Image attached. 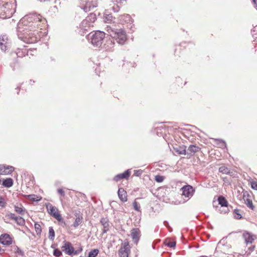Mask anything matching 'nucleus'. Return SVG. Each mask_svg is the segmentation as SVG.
Here are the masks:
<instances>
[{
    "mask_svg": "<svg viewBox=\"0 0 257 257\" xmlns=\"http://www.w3.org/2000/svg\"><path fill=\"white\" fill-rule=\"evenodd\" d=\"M23 26H19L17 35L19 39L28 44L38 42L41 37L42 27L47 25L46 19L40 14L32 13L25 16L21 20Z\"/></svg>",
    "mask_w": 257,
    "mask_h": 257,
    "instance_id": "obj_1",
    "label": "nucleus"
},
{
    "mask_svg": "<svg viewBox=\"0 0 257 257\" xmlns=\"http://www.w3.org/2000/svg\"><path fill=\"white\" fill-rule=\"evenodd\" d=\"M106 30L108 35L112 38L107 40L106 43L104 44L107 50H110L113 47L114 43L112 39H115L119 44L123 45L124 44L126 40V35L125 32L123 29H115L110 26H107Z\"/></svg>",
    "mask_w": 257,
    "mask_h": 257,
    "instance_id": "obj_2",
    "label": "nucleus"
},
{
    "mask_svg": "<svg viewBox=\"0 0 257 257\" xmlns=\"http://www.w3.org/2000/svg\"><path fill=\"white\" fill-rule=\"evenodd\" d=\"M13 5L0 0V18L3 19L11 18L15 13Z\"/></svg>",
    "mask_w": 257,
    "mask_h": 257,
    "instance_id": "obj_3",
    "label": "nucleus"
},
{
    "mask_svg": "<svg viewBox=\"0 0 257 257\" xmlns=\"http://www.w3.org/2000/svg\"><path fill=\"white\" fill-rule=\"evenodd\" d=\"M105 37V33L100 31H97L94 33H90L88 35V40L91 44L96 47H100Z\"/></svg>",
    "mask_w": 257,
    "mask_h": 257,
    "instance_id": "obj_4",
    "label": "nucleus"
},
{
    "mask_svg": "<svg viewBox=\"0 0 257 257\" xmlns=\"http://www.w3.org/2000/svg\"><path fill=\"white\" fill-rule=\"evenodd\" d=\"M80 7L85 12L92 10L98 6V0H80Z\"/></svg>",
    "mask_w": 257,
    "mask_h": 257,
    "instance_id": "obj_5",
    "label": "nucleus"
},
{
    "mask_svg": "<svg viewBox=\"0 0 257 257\" xmlns=\"http://www.w3.org/2000/svg\"><path fill=\"white\" fill-rule=\"evenodd\" d=\"M48 213L56 219L58 221H63L61 214L59 213L58 209L53 206L51 203H47L45 204Z\"/></svg>",
    "mask_w": 257,
    "mask_h": 257,
    "instance_id": "obj_6",
    "label": "nucleus"
},
{
    "mask_svg": "<svg viewBox=\"0 0 257 257\" xmlns=\"http://www.w3.org/2000/svg\"><path fill=\"white\" fill-rule=\"evenodd\" d=\"M63 243L64 244L62 246V249L66 254L71 255L72 254H78V251L74 250V247L70 242L64 241Z\"/></svg>",
    "mask_w": 257,
    "mask_h": 257,
    "instance_id": "obj_7",
    "label": "nucleus"
},
{
    "mask_svg": "<svg viewBox=\"0 0 257 257\" xmlns=\"http://www.w3.org/2000/svg\"><path fill=\"white\" fill-rule=\"evenodd\" d=\"M130 251L129 243L127 241H124L122 246L119 249L118 253L120 257H128Z\"/></svg>",
    "mask_w": 257,
    "mask_h": 257,
    "instance_id": "obj_8",
    "label": "nucleus"
},
{
    "mask_svg": "<svg viewBox=\"0 0 257 257\" xmlns=\"http://www.w3.org/2000/svg\"><path fill=\"white\" fill-rule=\"evenodd\" d=\"M181 190L182 191V195L188 198H190L193 195L195 192V189L189 185L183 186Z\"/></svg>",
    "mask_w": 257,
    "mask_h": 257,
    "instance_id": "obj_9",
    "label": "nucleus"
},
{
    "mask_svg": "<svg viewBox=\"0 0 257 257\" xmlns=\"http://www.w3.org/2000/svg\"><path fill=\"white\" fill-rule=\"evenodd\" d=\"M10 47L9 39L6 35H2L0 37V49L5 52Z\"/></svg>",
    "mask_w": 257,
    "mask_h": 257,
    "instance_id": "obj_10",
    "label": "nucleus"
},
{
    "mask_svg": "<svg viewBox=\"0 0 257 257\" xmlns=\"http://www.w3.org/2000/svg\"><path fill=\"white\" fill-rule=\"evenodd\" d=\"M7 216L9 218L15 220V222L20 226H24L25 224V219L22 217L16 216L14 213H8Z\"/></svg>",
    "mask_w": 257,
    "mask_h": 257,
    "instance_id": "obj_11",
    "label": "nucleus"
},
{
    "mask_svg": "<svg viewBox=\"0 0 257 257\" xmlns=\"http://www.w3.org/2000/svg\"><path fill=\"white\" fill-rule=\"evenodd\" d=\"M242 236L246 244L252 243L256 238L255 235L247 231L244 232L242 234Z\"/></svg>",
    "mask_w": 257,
    "mask_h": 257,
    "instance_id": "obj_12",
    "label": "nucleus"
},
{
    "mask_svg": "<svg viewBox=\"0 0 257 257\" xmlns=\"http://www.w3.org/2000/svg\"><path fill=\"white\" fill-rule=\"evenodd\" d=\"M119 23L122 25L130 24L131 25L133 21L131 16L128 14L121 15L119 17Z\"/></svg>",
    "mask_w": 257,
    "mask_h": 257,
    "instance_id": "obj_13",
    "label": "nucleus"
},
{
    "mask_svg": "<svg viewBox=\"0 0 257 257\" xmlns=\"http://www.w3.org/2000/svg\"><path fill=\"white\" fill-rule=\"evenodd\" d=\"M92 26L89 25V23L86 21V19L83 20L79 25V28L80 29L79 33H80L81 35H83L85 33V31H87Z\"/></svg>",
    "mask_w": 257,
    "mask_h": 257,
    "instance_id": "obj_14",
    "label": "nucleus"
},
{
    "mask_svg": "<svg viewBox=\"0 0 257 257\" xmlns=\"http://www.w3.org/2000/svg\"><path fill=\"white\" fill-rule=\"evenodd\" d=\"M0 242L4 245H9L12 244V239L8 234H2L0 236Z\"/></svg>",
    "mask_w": 257,
    "mask_h": 257,
    "instance_id": "obj_15",
    "label": "nucleus"
},
{
    "mask_svg": "<svg viewBox=\"0 0 257 257\" xmlns=\"http://www.w3.org/2000/svg\"><path fill=\"white\" fill-rule=\"evenodd\" d=\"M141 231L138 228H133L131 230V236L134 242L137 244L140 239Z\"/></svg>",
    "mask_w": 257,
    "mask_h": 257,
    "instance_id": "obj_16",
    "label": "nucleus"
},
{
    "mask_svg": "<svg viewBox=\"0 0 257 257\" xmlns=\"http://www.w3.org/2000/svg\"><path fill=\"white\" fill-rule=\"evenodd\" d=\"M131 175V171L130 169L126 170L123 173L119 174L116 175L113 178V180L117 182L122 179L125 178L127 179Z\"/></svg>",
    "mask_w": 257,
    "mask_h": 257,
    "instance_id": "obj_17",
    "label": "nucleus"
},
{
    "mask_svg": "<svg viewBox=\"0 0 257 257\" xmlns=\"http://www.w3.org/2000/svg\"><path fill=\"white\" fill-rule=\"evenodd\" d=\"M118 196L120 200L125 202L127 201L126 192L122 188H119L118 190Z\"/></svg>",
    "mask_w": 257,
    "mask_h": 257,
    "instance_id": "obj_18",
    "label": "nucleus"
},
{
    "mask_svg": "<svg viewBox=\"0 0 257 257\" xmlns=\"http://www.w3.org/2000/svg\"><path fill=\"white\" fill-rule=\"evenodd\" d=\"M200 148L196 145H190L187 150V154L192 156L200 151Z\"/></svg>",
    "mask_w": 257,
    "mask_h": 257,
    "instance_id": "obj_19",
    "label": "nucleus"
},
{
    "mask_svg": "<svg viewBox=\"0 0 257 257\" xmlns=\"http://www.w3.org/2000/svg\"><path fill=\"white\" fill-rule=\"evenodd\" d=\"M100 223L103 227L102 232L103 233H105L109 230V224L108 219L107 218H102L100 220Z\"/></svg>",
    "mask_w": 257,
    "mask_h": 257,
    "instance_id": "obj_20",
    "label": "nucleus"
},
{
    "mask_svg": "<svg viewBox=\"0 0 257 257\" xmlns=\"http://www.w3.org/2000/svg\"><path fill=\"white\" fill-rule=\"evenodd\" d=\"M15 211L19 214L23 215L26 212V210L22 204L15 205L14 206Z\"/></svg>",
    "mask_w": 257,
    "mask_h": 257,
    "instance_id": "obj_21",
    "label": "nucleus"
},
{
    "mask_svg": "<svg viewBox=\"0 0 257 257\" xmlns=\"http://www.w3.org/2000/svg\"><path fill=\"white\" fill-rule=\"evenodd\" d=\"M85 19H86V21H87L88 23H89V25L92 26L93 27V24L96 20V17L95 14H94L93 13H90L89 14V15Z\"/></svg>",
    "mask_w": 257,
    "mask_h": 257,
    "instance_id": "obj_22",
    "label": "nucleus"
},
{
    "mask_svg": "<svg viewBox=\"0 0 257 257\" xmlns=\"http://www.w3.org/2000/svg\"><path fill=\"white\" fill-rule=\"evenodd\" d=\"M28 53L27 50L25 48H18L16 54L18 57H23Z\"/></svg>",
    "mask_w": 257,
    "mask_h": 257,
    "instance_id": "obj_23",
    "label": "nucleus"
},
{
    "mask_svg": "<svg viewBox=\"0 0 257 257\" xmlns=\"http://www.w3.org/2000/svg\"><path fill=\"white\" fill-rule=\"evenodd\" d=\"M107 12H105L103 16V20L105 23H110L113 22L114 19L111 14H107Z\"/></svg>",
    "mask_w": 257,
    "mask_h": 257,
    "instance_id": "obj_24",
    "label": "nucleus"
},
{
    "mask_svg": "<svg viewBox=\"0 0 257 257\" xmlns=\"http://www.w3.org/2000/svg\"><path fill=\"white\" fill-rule=\"evenodd\" d=\"M2 185L5 187H11L13 185V180L11 178H7L6 179L4 180Z\"/></svg>",
    "mask_w": 257,
    "mask_h": 257,
    "instance_id": "obj_25",
    "label": "nucleus"
},
{
    "mask_svg": "<svg viewBox=\"0 0 257 257\" xmlns=\"http://www.w3.org/2000/svg\"><path fill=\"white\" fill-rule=\"evenodd\" d=\"M218 201L221 207H226L228 205L227 201L222 196H220L218 197Z\"/></svg>",
    "mask_w": 257,
    "mask_h": 257,
    "instance_id": "obj_26",
    "label": "nucleus"
},
{
    "mask_svg": "<svg viewBox=\"0 0 257 257\" xmlns=\"http://www.w3.org/2000/svg\"><path fill=\"white\" fill-rule=\"evenodd\" d=\"M35 230L36 232V234L38 235H40L42 232V228L40 224L38 223H35L34 225Z\"/></svg>",
    "mask_w": 257,
    "mask_h": 257,
    "instance_id": "obj_27",
    "label": "nucleus"
},
{
    "mask_svg": "<svg viewBox=\"0 0 257 257\" xmlns=\"http://www.w3.org/2000/svg\"><path fill=\"white\" fill-rule=\"evenodd\" d=\"M55 237V231L52 227L49 228V238L51 240H53Z\"/></svg>",
    "mask_w": 257,
    "mask_h": 257,
    "instance_id": "obj_28",
    "label": "nucleus"
},
{
    "mask_svg": "<svg viewBox=\"0 0 257 257\" xmlns=\"http://www.w3.org/2000/svg\"><path fill=\"white\" fill-rule=\"evenodd\" d=\"M98 249H94L91 250L88 253V257H96L99 253Z\"/></svg>",
    "mask_w": 257,
    "mask_h": 257,
    "instance_id": "obj_29",
    "label": "nucleus"
},
{
    "mask_svg": "<svg viewBox=\"0 0 257 257\" xmlns=\"http://www.w3.org/2000/svg\"><path fill=\"white\" fill-rule=\"evenodd\" d=\"M240 212V210L239 209H236L234 210L233 215H234V217L235 219H240L241 218L242 216H241Z\"/></svg>",
    "mask_w": 257,
    "mask_h": 257,
    "instance_id": "obj_30",
    "label": "nucleus"
},
{
    "mask_svg": "<svg viewBox=\"0 0 257 257\" xmlns=\"http://www.w3.org/2000/svg\"><path fill=\"white\" fill-rule=\"evenodd\" d=\"M15 249L16 250L15 251V252L16 254L20 255L22 257H23L25 255L24 252L17 246L15 247Z\"/></svg>",
    "mask_w": 257,
    "mask_h": 257,
    "instance_id": "obj_31",
    "label": "nucleus"
},
{
    "mask_svg": "<svg viewBox=\"0 0 257 257\" xmlns=\"http://www.w3.org/2000/svg\"><path fill=\"white\" fill-rule=\"evenodd\" d=\"M219 171L220 172H221L223 174H227L229 173V172H230L229 169L225 166L220 167L219 168Z\"/></svg>",
    "mask_w": 257,
    "mask_h": 257,
    "instance_id": "obj_32",
    "label": "nucleus"
},
{
    "mask_svg": "<svg viewBox=\"0 0 257 257\" xmlns=\"http://www.w3.org/2000/svg\"><path fill=\"white\" fill-rule=\"evenodd\" d=\"M176 152L179 155H186L187 154V151L184 147H180L179 149H176Z\"/></svg>",
    "mask_w": 257,
    "mask_h": 257,
    "instance_id": "obj_33",
    "label": "nucleus"
},
{
    "mask_svg": "<svg viewBox=\"0 0 257 257\" xmlns=\"http://www.w3.org/2000/svg\"><path fill=\"white\" fill-rule=\"evenodd\" d=\"M245 203L248 207L251 209L252 210L254 209V206L253 205L252 201L251 200L247 199Z\"/></svg>",
    "mask_w": 257,
    "mask_h": 257,
    "instance_id": "obj_34",
    "label": "nucleus"
},
{
    "mask_svg": "<svg viewBox=\"0 0 257 257\" xmlns=\"http://www.w3.org/2000/svg\"><path fill=\"white\" fill-rule=\"evenodd\" d=\"M82 222V219L79 217H77L76 218L75 220L73 223V226L74 227H77L79 225H80Z\"/></svg>",
    "mask_w": 257,
    "mask_h": 257,
    "instance_id": "obj_35",
    "label": "nucleus"
},
{
    "mask_svg": "<svg viewBox=\"0 0 257 257\" xmlns=\"http://www.w3.org/2000/svg\"><path fill=\"white\" fill-rule=\"evenodd\" d=\"M7 202L4 197L0 195V206L5 208L6 206Z\"/></svg>",
    "mask_w": 257,
    "mask_h": 257,
    "instance_id": "obj_36",
    "label": "nucleus"
},
{
    "mask_svg": "<svg viewBox=\"0 0 257 257\" xmlns=\"http://www.w3.org/2000/svg\"><path fill=\"white\" fill-rule=\"evenodd\" d=\"M6 175L11 174L14 170V168L11 166H5Z\"/></svg>",
    "mask_w": 257,
    "mask_h": 257,
    "instance_id": "obj_37",
    "label": "nucleus"
},
{
    "mask_svg": "<svg viewBox=\"0 0 257 257\" xmlns=\"http://www.w3.org/2000/svg\"><path fill=\"white\" fill-rule=\"evenodd\" d=\"M62 254V251L58 248L55 249L53 251V255L56 257H60Z\"/></svg>",
    "mask_w": 257,
    "mask_h": 257,
    "instance_id": "obj_38",
    "label": "nucleus"
},
{
    "mask_svg": "<svg viewBox=\"0 0 257 257\" xmlns=\"http://www.w3.org/2000/svg\"><path fill=\"white\" fill-rule=\"evenodd\" d=\"M165 179V177L160 175H156L155 177V180L158 183L162 182Z\"/></svg>",
    "mask_w": 257,
    "mask_h": 257,
    "instance_id": "obj_39",
    "label": "nucleus"
},
{
    "mask_svg": "<svg viewBox=\"0 0 257 257\" xmlns=\"http://www.w3.org/2000/svg\"><path fill=\"white\" fill-rule=\"evenodd\" d=\"M133 206H134V208L135 210L139 211V212L141 211V207H140V205L139 204V203L138 202H137L136 201H135L133 203Z\"/></svg>",
    "mask_w": 257,
    "mask_h": 257,
    "instance_id": "obj_40",
    "label": "nucleus"
},
{
    "mask_svg": "<svg viewBox=\"0 0 257 257\" xmlns=\"http://www.w3.org/2000/svg\"><path fill=\"white\" fill-rule=\"evenodd\" d=\"M0 175H6L5 166L0 165Z\"/></svg>",
    "mask_w": 257,
    "mask_h": 257,
    "instance_id": "obj_41",
    "label": "nucleus"
},
{
    "mask_svg": "<svg viewBox=\"0 0 257 257\" xmlns=\"http://www.w3.org/2000/svg\"><path fill=\"white\" fill-rule=\"evenodd\" d=\"M143 173V171L142 170H135L134 173V175L136 176H140Z\"/></svg>",
    "mask_w": 257,
    "mask_h": 257,
    "instance_id": "obj_42",
    "label": "nucleus"
},
{
    "mask_svg": "<svg viewBox=\"0 0 257 257\" xmlns=\"http://www.w3.org/2000/svg\"><path fill=\"white\" fill-rule=\"evenodd\" d=\"M255 248L254 245H251V246L249 247L246 251V252L248 254H250L251 252H252Z\"/></svg>",
    "mask_w": 257,
    "mask_h": 257,
    "instance_id": "obj_43",
    "label": "nucleus"
},
{
    "mask_svg": "<svg viewBox=\"0 0 257 257\" xmlns=\"http://www.w3.org/2000/svg\"><path fill=\"white\" fill-rule=\"evenodd\" d=\"M57 192L59 194H60L62 197H64L65 195V192L61 188L58 189Z\"/></svg>",
    "mask_w": 257,
    "mask_h": 257,
    "instance_id": "obj_44",
    "label": "nucleus"
},
{
    "mask_svg": "<svg viewBox=\"0 0 257 257\" xmlns=\"http://www.w3.org/2000/svg\"><path fill=\"white\" fill-rule=\"evenodd\" d=\"M167 246L170 247H171V248L174 247L176 246V242L175 241H169L167 243Z\"/></svg>",
    "mask_w": 257,
    "mask_h": 257,
    "instance_id": "obj_45",
    "label": "nucleus"
},
{
    "mask_svg": "<svg viewBox=\"0 0 257 257\" xmlns=\"http://www.w3.org/2000/svg\"><path fill=\"white\" fill-rule=\"evenodd\" d=\"M251 188L254 190H257V183L253 181L251 183Z\"/></svg>",
    "mask_w": 257,
    "mask_h": 257,
    "instance_id": "obj_46",
    "label": "nucleus"
},
{
    "mask_svg": "<svg viewBox=\"0 0 257 257\" xmlns=\"http://www.w3.org/2000/svg\"><path fill=\"white\" fill-rule=\"evenodd\" d=\"M219 145L221 147H226V143L224 141H222V140H219Z\"/></svg>",
    "mask_w": 257,
    "mask_h": 257,
    "instance_id": "obj_47",
    "label": "nucleus"
},
{
    "mask_svg": "<svg viewBox=\"0 0 257 257\" xmlns=\"http://www.w3.org/2000/svg\"><path fill=\"white\" fill-rule=\"evenodd\" d=\"M118 9H119V8H118V7L117 6L116 7V8H115L114 7H113V8H112V10H113V11H114V12H118Z\"/></svg>",
    "mask_w": 257,
    "mask_h": 257,
    "instance_id": "obj_48",
    "label": "nucleus"
},
{
    "mask_svg": "<svg viewBox=\"0 0 257 257\" xmlns=\"http://www.w3.org/2000/svg\"><path fill=\"white\" fill-rule=\"evenodd\" d=\"M164 224L166 226H169V223H168V222L167 221H164Z\"/></svg>",
    "mask_w": 257,
    "mask_h": 257,
    "instance_id": "obj_49",
    "label": "nucleus"
},
{
    "mask_svg": "<svg viewBox=\"0 0 257 257\" xmlns=\"http://www.w3.org/2000/svg\"><path fill=\"white\" fill-rule=\"evenodd\" d=\"M252 2L255 7H257V0H252Z\"/></svg>",
    "mask_w": 257,
    "mask_h": 257,
    "instance_id": "obj_50",
    "label": "nucleus"
},
{
    "mask_svg": "<svg viewBox=\"0 0 257 257\" xmlns=\"http://www.w3.org/2000/svg\"><path fill=\"white\" fill-rule=\"evenodd\" d=\"M31 199L33 201H38L39 200L38 199H36L35 198H31Z\"/></svg>",
    "mask_w": 257,
    "mask_h": 257,
    "instance_id": "obj_51",
    "label": "nucleus"
},
{
    "mask_svg": "<svg viewBox=\"0 0 257 257\" xmlns=\"http://www.w3.org/2000/svg\"><path fill=\"white\" fill-rule=\"evenodd\" d=\"M111 1H112V2H115V1H116L117 0H111Z\"/></svg>",
    "mask_w": 257,
    "mask_h": 257,
    "instance_id": "obj_52",
    "label": "nucleus"
}]
</instances>
